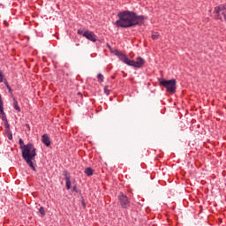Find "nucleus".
Here are the masks:
<instances>
[{"instance_id": "f257e3e1", "label": "nucleus", "mask_w": 226, "mask_h": 226, "mask_svg": "<svg viewBox=\"0 0 226 226\" xmlns=\"http://www.w3.org/2000/svg\"><path fill=\"white\" fill-rule=\"evenodd\" d=\"M118 19L115 22L117 27L128 29V27H135V26H144L146 18L144 15H137L133 11H122L117 13Z\"/></svg>"}, {"instance_id": "f03ea898", "label": "nucleus", "mask_w": 226, "mask_h": 226, "mask_svg": "<svg viewBox=\"0 0 226 226\" xmlns=\"http://www.w3.org/2000/svg\"><path fill=\"white\" fill-rule=\"evenodd\" d=\"M36 157V149L34 148V145L33 143H28L23 148L22 158L26 162L27 165L34 171H36V167H34V163H33V160Z\"/></svg>"}, {"instance_id": "7ed1b4c3", "label": "nucleus", "mask_w": 226, "mask_h": 226, "mask_svg": "<svg viewBox=\"0 0 226 226\" xmlns=\"http://www.w3.org/2000/svg\"><path fill=\"white\" fill-rule=\"evenodd\" d=\"M159 86H162V87H165L167 93H170V94H176V88H177V82L176 79H172L170 80L164 79H158Z\"/></svg>"}, {"instance_id": "20e7f679", "label": "nucleus", "mask_w": 226, "mask_h": 226, "mask_svg": "<svg viewBox=\"0 0 226 226\" xmlns=\"http://www.w3.org/2000/svg\"><path fill=\"white\" fill-rule=\"evenodd\" d=\"M118 202L122 209H128V207H130V200L128 199V196L123 192H120L118 195Z\"/></svg>"}, {"instance_id": "39448f33", "label": "nucleus", "mask_w": 226, "mask_h": 226, "mask_svg": "<svg viewBox=\"0 0 226 226\" xmlns=\"http://www.w3.org/2000/svg\"><path fill=\"white\" fill-rule=\"evenodd\" d=\"M146 64V60L141 56L137 57V61L135 60H129L128 66H132V68H142Z\"/></svg>"}, {"instance_id": "423d86ee", "label": "nucleus", "mask_w": 226, "mask_h": 226, "mask_svg": "<svg viewBox=\"0 0 226 226\" xmlns=\"http://www.w3.org/2000/svg\"><path fill=\"white\" fill-rule=\"evenodd\" d=\"M84 38H87V40H89V41H93L94 43H96L98 41V36L94 34V32L87 30L83 34Z\"/></svg>"}, {"instance_id": "0eeeda50", "label": "nucleus", "mask_w": 226, "mask_h": 226, "mask_svg": "<svg viewBox=\"0 0 226 226\" xmlns=\"http://www.w3.org/2000/svg\"><path fill=\"white\" fill-rule=\"evenodd\" d=\"M114 54L115 56H117V57H118L120 61H122V63H124V64H128V63L130 62V58H128V56L121 51L116 49L114 51Z\"/></svg>"}, {"instance_id": "6e6552de", "label": "nucleus", "mask_w": 226, "mask_h": 226, "mask_svg": "<svg viewBox=\"0 0 226 226\" xmlns=\"http://www.w3.org/2000/svg\"><path fill=\"white\" fill-rule=\"evenodd\" d=\"M63 176L65 179V186L67 190H70V188H72V180L70 178V173L68 172V170H64L63 171Z\"/></svg>"}, {"instance_id": "1a4fd4ad", "label": "nucleus", "mask_w": 226, "mask_h": 226, "mask_svg": "<svg viewBox=\"0 0 226 226\" xmlns=\"http://www.w3.org/2000/svg\"><path fill=\"white\" fill-rule=\"evenodd\" d=\"M41 142L42 144H45L47 147H49V146L52 144V141H50V137H49V134H43L41 136Z\"/></svg>"}, {"instance_id": "9d476101", "label": "nucleus", "mask_w": 226, "mask_h": 226, "mask_svg": "<svg viewBox=\"0 0 226 226\" xmlns=\"http://www.w3.org/2000/svg\"><path fill=\"white\" fill-rule=\"evenodd\" d=\"M4 82L5 87H10V84H8V80L4 79V74H3V71L0 70V83Z\"/></svg>"}, {"instance_id": "9b49d317", "label": "nucleus", "mask_w": 226, "mask_h": 226, "mask_svg": "<svg viewBox=\"0 0 226 226\" xmlns=\"http://www.w3.org/2000/svg\"><path fill=\"white\" fill-rule=\"evenodd\" d=\"M85 174H86V176L91 177L94 174V170H93V168H91V167L86 168Z\"/></svg>"}, {"instance_id": "f8f14e48", "label": "nucleus", "mask_w": 226, "mask_h": 226, "mask_svg": "<svg viewBox=\"0 0 226 226\" xmlns=\"http://www.w3.org/2000/svg\"><path fill=\"white\" fill-rule=\"evenodd\" d=\"M13 109H15L17 112H20V106H19V102L17 99H15V97H13Z\"/></svg>"}, {"instance_id": "ddd939ff", "label": "nucleus", "mask_w": 226, "mask_h": 226, "mask_svg": "<svg viewBox=\"0 0 226 226\" xmlns=\"http://www.w3.org/2000/svg\"><path fill=\"white\" fill-rule=\"evenodd\" d=\"M19 149H21L22 153H24V148L27 146V145H24V140L22 139H19Z\"/></svg>"}, {"instance_id": "4468645a", "label": "nucleus", "mask_w": 226, "mask_h": 226, "mask_svg": "<svg viewBox=\"0 0 226 226\" xmlns=\"http://www.w3.org/2000/svg\"><path fill=\"white\" fill-rule=\"evenodd\" d=\"M7 133V138L9 139V140H13V134L11 133V130L9 129L7 131H5Z\"/></svg>"}, {"instance_id": "2eb2a0df", "label": "nucleus", "mask_w": 226, "mask_h": 226, "mask_svg": "<svg viewBox=\"0 0 226 226\" xmlns=\"http://www.w3.org/2000/svg\"><path fill=\"white\" fill-rule=\"evenodd\" d=\"M97 80H98V82H103V80H105V77L103 76V74L99 73L97 75Z\"/></svg>"}, {"instance_id": "dca6fc26", "label": "nucleus", "mask_w": 226, "mask_h": 226, "mask_svg": "<svg viewBox=\"0 0 226 226\" xmlns=\"http://www.w3.org/2000/svg\"><path fill=\"white\" fill-rule=\"evenodd\" d=\"M4 113V102L3 101H0V114Z\"/></svg>"}, {"instance_id": "f3484780", "label": "nucleus", "mask_w": 226, "mask_h": 226, "mask_svg": "<svg viewBox=\"0 0 226 226\" xmlns=\"http://www.w3.org/2000/svg\"><path fill=\"white\" fill-rule=\"evenodd\" d=\"M151 38L152 40H158V38H160V34H158V33H154Z\"/></svg>"}, {"instance_id": "a211bd4d", "label": "nucleus", "mask_w": 226, "mask_h": 226, "mask_svg": "<svg viewBox=\"0 0 226 226\" xmlns=\"http://www.w3.org/2000/svg\"><path fill=\"white\" fill-rule=\"evenodd\" d=\"M39 213L41 215V216H45V207H41L39 208Z\"/></svg>"}, {"instance_id": "6ab92c4d", "label": "nucleus", "mask_w": 226, "mask_h": 226, "mask_svg": "<svg viewBox=\"0 0 226 226\" xmlns=\"http://www.w3.org/2000/svg\"><path fill=\"white\" fill-rule=\"evenodd\" d=\"M104 93L109 96L110 94V90H109V86L104 87Z\"/></svg>"}, {"instance_id": "aec40b11", "label": "nucleus", "mask_w": 226, "mask_h": 226, "mask_svg": "<svg viewBox=\"0 0 226 226\" xmlns=\"http://www.w3.org/2000/svg\"><path fill=\"white\" fill-rule=\"evenodd\" d=\"M72 192H75L76 193H80V190L79 188H77L76 185H74L72 188Z\"/></svg>"}, {"instance_id": "412c9836", "label": "nucleus", "mask_w": 226, "mask_h": 226, "mask_svg": "<svg viewBox=\"0 0 226 226\" xmlns=\"http://www.w3.org/2000/svg\"><path fill=\"white\" fill-rule=\"evenodd\" d=\"M1 116H2V121L3 122L8 120V118L6 117V113H2Z\"/></svg>"}, {"instance_id": "4be33fe9", "label": "nucleus", "mask_w": 226, "mask_h": 226, "mask_svg": "<svg viewBox=\"0 0 226 226\" xmlns=\"http://www.w3.org/2000/svg\"><path fill=\"white\" fill-rule=\"evenodd\" d=\"M7 89H8V91H9V93H10V94H12V93H13V89H11V87H7Z\"/></svg>"}, {"instance_id": "5701e85b", "label": "nucleus", "mask_w": 226, "mask_h": 226, "mask_svg": "<svg viewBox=\"0 0 226 226\" xmlns=\"http://www.w3.org/2000/svg\"><path fill=\"white\" fill-rule=\"evenodd\" d=\"M4 126L5 128V132L10 130V124H5Z\"/></svg>"}, {"instance_id": "b1692460", "label": "nucleus", "mask_w": 226, "mask_h": 226, "mask_svg": "<svg viewBox=\"0 0 226 226\" xmlns=\"http://www.w3.org/2000/svg\"><path fill=\"white\" fill-rule=\"evenodd\" d=\"M4 126L5 128V132L10 130V124H5Z\"/></svg>"}, {"instance_id": "393cba45", "label": "nucleus", "mask_w": 226, "mask_h": 226, "mask_svg": "<svg viewBox=\"0 0 226 226\" xmlns=\"http://www.w3.org/2000/svg\"><path fill=\"white\" fill-rule=\"evenodd\" d=\"M84 30H82V29H79L78 30V34H82L83 36H84Z\"/></svg>"}, {"instance_id": "a878e982", "label": "nucleus", "mask_w": 226, "mask_h": 226, "mask_svg": "<svg viewBox=\"0 0 226 226\" xmlns=\"http://www.w3.org/2000/svg\"><path fill=\"white\" fill-rule=\"evenodd\" d=\"M4 25L5 27H8L10 26V24L8 23L7 20L4 21Z\"/></svg>"}, {"instance_id": "bb28decb", "label": "nucleus", "mask_w": 226, "mask_h": 226, "mask_svg": "<svg viewBox=\"0 0 226 226\" xmlns=\"http://www.w3.org/2000/svg\"><path fill=\"white\" fill-rule=\"evenodd\" d=\"M106 47H107L108 49H112V47L110 46V44H107Z\"/></svg>"}, {"instance_id": "cd10ccee", "label": "nucleus", "mask_w": 226, "mask_h": 226, "mask_svg": "<svg viewBox=\"0 0 226 226\" xmlns=\"http://www.w3.org/2000/svg\"><path fill=\"white\" fill-rule=\"evenodd\" d=\"M3 123H4V125L9 124V123H8V120L4 121Z\"/></svg>"}, {"instance_id": "c85d7f7f", "label": "nucleus", "mask_w": 226, "mask_h": 226, "mask_svg": "<svg viewBox=\"0 0 226 226\" xmlns=\"http://www.w3.org/2000/svg\"><path fill=\"white\" fill-rule=\"evenodd\" d=\"M82 204H83V207H86V203L84 201L82 202Z\"/></svg>"}, {"instance_id": "c756f323", "label": "nucleus", "mask_w": 226, "mask_h": 226, "mask_svg": "<svg viewBox=\"0 0 226 226\" xmlns=\"http://www.w3.org/2000/svg\"><path fill=\"white\" fill-rule=\"evenodd\" d=\"M78 94H79V96H82V93H80V92H79Z\"/></svg>"}, {"instance_id": "7c9ffc66", "label": "nucleus", "mask_w": 226, "mask_h": 226, "mask_svg": "<svg viewBox=\"0 0 226 226\" xmlns=\"http://www.w3.org/2000/svg\"><path fill=\"white\" fill-rule=\"evenodd\" d=\"M3 101V98L1 97V94H0V102Z\"/></svg>"}, {"instance_id": "2f4dec72", "label": "nucleus", "mask_w": 226, "mask_h": 226, "mask_svg": "<svg viewBox=\"0 0 226 226\" xmlns=\"http://www.w3.org/2000/svg\"><path fill=\"white\" fill-rule=\"evenodd\" d=\"M26 128H29V124H26Z\"/></svg>"}, {"instance_id": "473e14b6", "label": "nucleus", "mask_w": 226, "mask_h": 226, "mask_svg": "<svg viewBox=\"0 0 226 226\" xmlns=\"http://www.w3.org/2000/svg\"><path fill=\"white\" fill-rule=\"evenodd\" d=\"M122 73H124V71H123Z\"/></svg>"}]
</instances>
